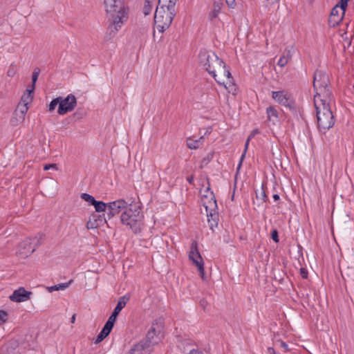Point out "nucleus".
<instances>
[{
	"label": "nucleus",
	"mask_w": 354,
	"mask_h": 354,
	"mask_svg": "<svg viewBox=\"0 0 354 354\" xmlns=\"http://www.w3.org/2000/svg\"><path fill=\"white\" fill-rule=\"evenodd\" d=\"M258 133V131L257 130H253L252 132L251 133V134L250 135V136H251V138H253L255 134Z\"/></svg>",
	"instance_id": "49530a36"
},
{
	"label": "nucleus",
	"mask_w": 354,
	"mask_h": 354,
	"mask_svg": "<svg viewBox=\"0 0 354 354\" xmlns=\"http://www.w3.org/2000/svg\"><path fill=\"white\" fill-rule=\"evenodd\" d=\"M131 203H129L124 199H118L108 203L107 216L111 218L115 215H123L124 212L129 210Z\"/></svg>",
	"instance_id": "6e6552de"
},
{
	"label": "nucleus",
	"mask_w": 354,
	"mask_h": 354,
	"mask_svg": "<svg viewBox=\"0 0 354 354\" xmlns=\"http://www.w3.org/2000/svg\"><path fill=\"white\" fill-rule=\"evenodd\" d=\"M28 109L26 105H18L10 120L12 125L18 126L24 123Z\"/></svg>",
	"instance_id": "4468645a"
},
{
	"label": "nucleus",
	"mask_w": 354,
	"mask_h": 354,
	"mask_svg": "<svg viewBox=\"0 0 354 354\" xmlns=\"http://www.w3.org/2000/svg\"><path fill=\"white\" fill-rule=\"evenodd\" d=\"M348 1L349 0H341L339 5H336L333 8L329 17L330 26H335L342 20Z\"/></svg>",
	"instance_id": "9d476101"
},
{
	"label": "nucleus",
	"mask_w": 354,
	"mask_h": 354,
	"mask_svg": "<svg viewBox=\"0 0 354 354\" xmlns=\"http://www.w3.org/2000/svg\"><path fill=\"white\" fill-rule=\"evenodd\" d=\"M8 314L6 311L0 310V325L3 324L8 321Z\"/></svg>",
	"instance_id": "2f4dec72"
},
{
	"label": "nucleus",
	"mask_w": 354,
	"mask_h": 354,
	"mask_svg": "<svg viewBox=\"0 0 354 354\" xmlns=\"http://www.w3.org/2000/svg\"><path fill=\"white\" fill-rule=\"evenodd\" d=\"M150 351V345L146 342H140L131 349V354H149Z\"/></svg>",
	"instance_id": "f3484780"
},
{
	"label": "nucleus",
	"mask_w": 354,
	"mask_h": 354,
	"mask_svg": "<svg viewBox=\"0 0 354 354\" xmlns=\"http://www.w3.org/2000/svg\"><path fill=\"white\" fill-rule=\"evenodd\" d=\"M104 6L108 24L106 37L111 39L128 21L129 9L124 0H104Z\"/></svg>",
	"instance_id": "f257e3e1"
},
{
	"label": "nucleus",
	"mask_w": 354,
	"mask_h": 354,
	"mask_svg": "<svg viewBox=\"0 0 354 354\" xmlns=\"http://www.w3.org/2000/svg\"><path fill=\"white\" fill-rule=\"evenodd\" d=\"M322 100L319 97L314 98V104L316 109L317 125L320 131L325 132L331 128L334 124V117L331 106L334 103V99L327 97L326 95Z\"/></svg>",
	"instance_id": "7ed1b4c3"
},
{
	"label": "nucleus",
	"mask_w": 354,
	"mask_h": 354,
	"mask_svg": "<svg viewBox=\"0 0 354 354\" xmlns=\"http://www.w3.org/2000/svg\"><path fill=\"white\" fill-rule=\"evenodd\" d=\"M17 72V66L15 64L12 63L8 67V69L7 71V75L8 77H12L16 75Z\"/></svg>",
	"instance_id": "cd10ccee"
},
{
	"label": "nucleus",
	"mask_w": 354,
	"mask_h": 354,
	"mask_svg": "<svg viewBox=\"0 0 354 354\" xmlns=\"http://www.w3.org/2000/svg\"><path fill=\"white\" fill-rule=\"evenodd\" d=\"M227 5L230 8H234L235 6V0H225Z\"/></svg>",
	"instance_id": "a19ab883"
},
{
	"label": "nucleus",
	"mask_w": 354,
	"mask_h": 354,
	"mask_svg": "<svg viewBox=\"0 0 354 354\" xmlns=\"http://www.w3.org/2000/svg\"><path fill=\"white\" fill-rule=\"evenodd\" d=\"M121 223L134 233L140 232L143 225L144 214L140 206L135 203H131L128 211L120 216Z\"/></svg>",
	"instance_id": "20e7f679"
},
{
	"label": "nucleus",
	"mask_w": 354,
	"mask_h": 354,
	"mask_svg": "<svg viewBox=\"0 0 354 354\" xmlns=\"http://www.w3.org/2000/svg\"><path fill=\"white\" fill-rule=\"evenodd\" d=\"M276 4H277V7L279 8V0H276Z\"/></svg>",
	"instance_id": "603ef678"
},
{
	"label": "nucleus",
	"mask_w": 354,
	"mask_h": 354,
	"mask_svg": "<svg viewBox=\"0 0 354 354\" xmlns=\"http://www.w3.org/2000/svg\"><path fill=\"white\" fill-rule=\"evenodd\" d=\"M30 295V292L26 291L24 288H19L13 292L10 296V299L15 302H23L28 300Z\"/></svg>",
	"instance_id": "dca6fc26"
},
{
	"label": "nucleus",
	"mask_w": 354,
	"mask_h": 354,
	"mask_svg": "<svg viewBox=\"0 0 354 354\" xmlns=\"http://www.w3.org/2000/svg\"><path fill=\"white\" fill-rule=\"evenodd\" d=\"M207 217V223L210 230H214V228L218 225V215L217 210L214 212H206Z\"/></svg>",
	"instance_id": "6ab92c4d"
},
{
	"label": "nucleus",
	"mask_w": 354,
	"mask_h": 354,
	"mask_svg": "<svg viewBox=\"0 0 354 354\" xmlns=\"http://www.w3.org/2000/svg\"><path fill=\"white\" fill-rule=\"evenodd\" d=\"M50 169H55V170H57L58 169L57 166L56 164H48V165H44V170H48Z\"/></svg>",
	"instance_id": "58836bf2"
},
{
	"label": "nucleus",
	"mask_w": 354,
	"mask_h": 354,
	"mask_svg": "<svg viewBox=\"0 0 354 354\" xmlns=\"http://www.w3.org/2000/svg\"><path fill=\"white\" fill-rule=\"evenodd\" d=\"M155 2L156 0H145V6L143 8V12L145 15H147L151 12Z\"/></svg>",
	"instance_id": "a878e982"
},
{
	"label": "nucleus",
	"mask_w": 354,
	"mask_h": 354,
	"mask_svg": "<svg viewBox=\"0 0 354 354\" xmlns=\"http://www.w3.org/2000/svg\"><path fill=\"white\" fill-rule=\"evenodd\" d=\"M112 328H113L112 326H110L108 324H105L102 330H101V333H103L106 337H107L109 335V333H111Z\"/></svg>",
	"instance_id": "473e14b6"
},
{
	"label": "nucleus",
	"mask_w": 354,
	"mask_h": 354,
	"mask_svg": "<svg viewBox=\"0 0 354 354\" xmlns=\"http://www.w3.org/2000/svg\"><path fill=\"white\" fill-rule=\"evenodd\" d=\"M33 98V95L30 93V92H24L23 95L21 96V102L18 105H26V106H28V104L32 102Z\"/></svg>",
	"instance_id": "5701e85b"
},
{
	"label": "nucleus",
	"mask_w": 354,
	"mask_h": 354,
	"mask_svg": "<svg viewBox=\"0 0 354 354\" xmlns=\"http://www.w3.org/2000/svg\"><path fill=\"white\" fill-rule=\"evenodd\" d=\"M300 274H301V275L302 276V277H303L304 279L307 278L308 272H307V271L306 270V269H304V268H301V269H300Z\"/></svg>",
	"instance_id": "37998d69"
},
{
	"label": "nucleus",
	"mask_w": 354,
	"mask_h": 354,
	"mask_svg": "<svg viewBox=\"0 0 354 354\" xmlns=\"http://www.w3.org/2000/svg\"><path fill=\"white\" fill-rule=\"evenodd\" d=\"M271 236H272V239H273V241H274L275 243H278V242H279V239H278V232H277V230H274L272 232Z\"/></svg>",
	"instance_id": "ea45409f"
},
{
	"label": "nucleus",
	"mask_w": 354,
	"mask_h": 354,
	"mask_svg": "<svg viewBox=\"0 0 354 354\" xmlns=\"http://www.w3.org/2000/svg\"><path fill=\"white\" fill-rule=\"evenodd\" d=\"M272 98L279 104L291 108L294 105V100L292 95L287 91L281 90L272 91Z\"/></svg>",
	"instance_id": "f8f14e48"
},
{
	"label": "nucleus",
	"mask_w": 354,
	"mask_h": 354,
	"mask_svg": "<svg viewBox=\"0 0 354 354\" xmlns=\"http://www.w3.org/2000/svg\"><path fill=\"white\" fill-rule=\"evenodd\" d=\"M39 74V70L35 69L32 73V82L33 84H35V83L38 79Z\"/></svg>",
	"instance_id": "e433bc0d"
},
{
	"label": "nucleus",
	"mask_w": 354,
	"mask_h": 354,
	"mask_svg": "<svg viewBox=\"0 0 354 354\" xmlns=\"http://www.w3.org/2000/svg\"><path fill=\"white\" fill-rule=\"evenodd\" d=\"M106 337L101 332L99 333V335H97L95 341V344H99L100 343L104 338H106Z\"/></svg>",
	"instance_id": "4c0bfd02"
},
{
	"label": "nucleus",
	"mask_w": 354,
	"mask_h": 354,
	"mask_svg": "<svg viewBox=\"0 0 354 354\" xmlns=\"http://www.w3.org/2000/svg\"><path fill=\"white\" fill-rule=\"evenodd\" d=\"M292 56V48H286L283 52L281 57L278 61V66L283 68L290 60Z\"/></svg>",
	"instance_id": "a211bd4d"
},
{
	"label": "nucleus",
	"mask_w": 354,
	"mask_h": 354,
	"mask_svg": "<svg viewBox=\"0 0 354 354\" xmlns=\"http://www.w3.org/2000/svg\"><path fill=\"white\" fill-rule=\"evenodd\" d=\"M34 90H35V84H32L31 86H29L26 88V92H28L29 91L30 93L32 95Z\"/></svg>",
	"instance_id": "c03bdc74"
},
{
	"label": "nucleus",
	"mask_w": 354,
	"mask_h": 354,
	"mask_svg": "<svg viewBox=\"0 0 354 354\" xmlns=\"http://www.w3.org/2000/svg\"><path fill=\"white\" fill-rule=\"evenodd\" d=\"M128 300L129 297L123 296L120 297L113 313L118 315L120 311L125 307Z\"/></svg>",
	"instance_id": "412c9836"
},
{
	"label": "nucleus",
	"mask_w": 354,
	"mask_h": 354,
	"mask_svg": "<svg viewBox=\"0 0 354 354\" xmlns=\"http://www.w3.org/2000/svg\"><path fill=\"white\" fill-rule=\"evenodd\" d=\"M189 354H203L201 351H198L196 350H192L189 352Z\"/></svg>",
	"instance_id": "a18cd8bd"
},
{
	"label": "nucleus",
	"mask_w": 354,
	"mask_h": 354,
	"mask_svg": "<svg viewBox=\"0 0 354 354\" xmlns=\"http://www.w3.org/2000/svg\"><path fill=\"white\" fill-rule=\"evenodd\" d=\"M178 0H159V1H160L161 3H169V4H173L174 6H176V3L177 2Z\"/></svg>",
	"instance_id": "79ce46f5"
},
{
	"label": "nucleus",
	"mask_w": 354,
	"mask_h": 354,
	"mask_svg": "<svg viewBox=\"0 0 354 354\" xmlns=\"http://www.w3.org/2000/svg\"><path fill=\"white\" fill-rule=\"evenodd\" d=\"M75 321V315H73L72 317H71V322L72 323H74Z\"/></svg>",
	"instance_id": "3c124183"
},
{
	"label": "nucleus",
	"mask_w": 354,
	"mask_h": 354,
	"mask_svg": "<svg viewBox=\"0 0 354 354\" xmlns=\"http://www.w3.org/2000/svg\"><path fill=\"white\" fill-rule=\"evenodd\" d=\"M59 100L57 113L62 115L72 111L77 105V99L73 94L68 95L65 98L59 97Z\"/></svg>",
	"instance_id": "ddd939ff"
},
{
	"label": "nucleus",
	"mask_w": 354,
	"mask_h": 354,
	"mask_svg": "<svg viewBox=\"0 0 354 354\" xmlns=\"http://www.w3.org/2000/svg\"><path fill=\"white\" fill-rule=\"evenodd\" d=\"M199 62L203 68L212 75L218 84L227 88L233 84L230 72L225 68L224 62L212 51H201Z\"/></svg>",
	"instance_id": "f03ea898"
},
{
	"label": "nucleus",
	"mask_w": 354,
	"mask_h": 354,
	"mask_svg": "<svg viewBox=\"0 0 354 354\" xmlns=\"http://www.w3.org/2000/svg\"><path fill=\"white\" fill-rule=\"evenodd\" d=\"M71 283V281H68V283H59V284L55 285L53 286H50L48 288V290L50 292H52L53 291H57V290H65L66 288H68Z\"/></svg>",
	"instance_id": "393cba45"
},
{
	"label": "nucleus",
	"mask_w": 354,
	"mask_h": 354,
	"mask_svg": "<svg viewBox=\"0 0 354 354\" xmlns=\"http://www.w3.org/2000/svg\"><path fill=\"white\" fill-rule=\"evenodd\" d=\"M223 7V3L221 1H214L212 9L209 13V18L213 20L218 17L219 13L221 11Z\"/></svg>",
	"instance_id": "aec40b11"
},
{
	"label": "nucleus",
	"mask_w": 354,
	"mask_h": 354,
	"mask_svg": "<svg viewBox=\"0 0 354 354\" xmlns=\"http://www.w3.org/2000/svg\"><path fill=\"white\" fill-rule=\"evenodd\" d=\"M266 112L270 120H272L273 122H274L277 119L278 113L277 110L274 107L269 106L268 108H267Z\"/></svg>",
	"instance_id": "bb28decb"
},
{
	"label": "nucleus",
	"mask_w": 354,
	"mask_h": 354,
	"mask_svg": "<svg viewBox=\"0 0 354 354\" xmlns=\"http://www.w3.org/2000/svg\"><path fill=\"white\" fill-rule=\"evenodd\" d=\"M81 198L88 202L90 205H93L94 203L96 202V200L94 198V197L88 194H82Z\"/></svg>",
	"instance_id": "c85d7f7f"
},
{
	"label": "nucleus",
	"mask_w": 354,
	"mask_h": 354,
	"mask_svg": "<svg viewBox=\"0 0 354 354\" xmlns=\"http://www.w3.org/2000/svg\"><path fill=\"white\" fill-rule=\"evenodd\" d=\"M160 326L153 324L146 337V343L149 345L157 344L161 339Z\"/></svg>",
	"instance_id": "2eb2a0df"
},
{
	"label": "nucleus",
	"mask_w": 354,
	"mask_h": 354,
	"mask_svg": "<svg viewBox=\"0 0 354 354\" xmlns=\"http://www.w3.org/2000/svg\"><path fill=\"white\" fill-rule=\"evenodd\" d=\"M112 328H113L112 326H110L108 324H105L102 330H101V333H103L106 337H107L109 335V333H111Z\"/></svg>",
	"instance_id": "72a5a7b5"
},
{
	"label": "nucleus",
	"mask_w": 354,
	"mask_h": 354,
	"mask_svg": "<svg viewBox=\"0 0 354 354\" xmlns=\"http://www.w3.org/2000/svg\"><path fill=\"white\" fill-rule=\"evenodd\" d=\"M189 259L197 267L199 274L203 279H205L204 261L198 252V244L196 241H193L191 245L189 252Z\"/></svg>",
	"instance_id": "1a4fd4ad"
},
{
	"label": "nucleus",
	"mask_w": 354,
	"mask_h": 354,
	"mask_svg": "<svg viewBox=\"0 0 354 354\" xmlns=\"http://www.w3.org/2000/svg\"><path fill=\"white\" fill-rule=\"evenodd\" d=\"M275 344H276V345H277V346H280L281 348H282L284 351H288V344L286 343H285L284 342H283L281 340H277Z\"/></svg>",
	"instance_id": "c9c22d12"
},
{
	"label": "nucleus",
	"mask_w": 354,
	"mask_h": 354,
	"mask_svg": "<svg viewBox=\"0 0 354 354\" xmlns=\"http://www.w3.org/2000/svg\"><path fill=\"white\" fill-rule=\"evenodd\" d=\"M187 181H188L190 184H192V183H193V181H194V177H193V176H189V177H188V178H187Z\"/></svg>",
	"instance_id": "de8ad7c7"
},
{
	"label": "nucleus",
	"mask_w": 354,
	"mask_h": 354,
	"mask_svg": "<svg viewBox=\"0 0 354 354\" xmlns=\"http://www.w3.org/2000/svg\"><path fill=\"white\" fill-rule=\"evenodd\" d=\"M57 104H59V105L60 104L59 97H57L50 102V103L49 104V106H48V111L50 112L54 111L55 109L56 108V106H57Z\"/></svg>",
	"instance_id": "7c9ffc66"
},
{
	"label": "nucleus",
	"mask_w": 354,
	"mask_h": 354,
	"mask_svg": "<svg viewBox=\"0 0 354 354\" xmlns=\"http://www.w3.org/2000/svg\"><path fill=\"white\" fill-rule=\"evenodd\" d=\"M273 198L275 201H278L279 199V196L278 194H274Z\"/></svg>",
	"instance_id": "09e8293b"
},
{
	"label": "nucleus",
	"mask_w": 354,
	"mask_h": 354,
	"mask_svg": "<svg viewBox=\"0 0 354 354\" xmlns=\"http://www.w3.org/2000/svg\"><path fill=\"white\" fill-rule=\"evenodd\" d=\"M117 317H118V315L116 314H115L114 313H112V314L109 317V319H108L107 322H106V324H108L110 326H112L113 327L114 323H115V322L116 320Z\"/></svg>",
	"instance_id": "f704fd0d"
},
{
	"label": "nucleus",
	"mask_w": 354,
	"mask_h": 354,
	"mask_svg": "<svg viewBox=\"0 0 354 354\" xmlns=\"http://www.w3.org/2000/svg\"><path fill=\"white\" fill-rule=\"evenodd\" d=\"M268 351H269V352H270V354H274V349H273V348H268Z\"/></svg>",
	"instance_id": "8fccbe9b"
},
{
	"label": "nucleus",
	"mask_w": 354,
	"mask_h": 354,
	"mask_svg": "<svg viewBox=\"0 0 354 354\" xmlns=\"http://www.w3.org/2000/svg\"><path fill=\"white\" fill-rule=\"evenodd\" d=\"M250 139H251V136H249L248 138L247 139L246 142H245V149H244L243 154L241 156L240 162H239V164L238 165V169H239V168L241 167L242 161H243V160L244 159V158L245 156V153H246V151H247V150L248 149L249 142H250Z\"/></svg>",
	"instance_id": "c756f323"
},
{
	"label": "nucleus",
	"mask_w": 354,
	"mask_h": 354,
	"mask_svg": "<svg viewBox=\"0 0 354 354\" xmlns=\"http://www.w3.org/2000/svg\"><path fill=\"white\" fill-rule=\"evenodd\" d=\"M39 245V240L37 237L27 238L19 245L17 254L21 258L25 259L30 255Z\"/></svg>",
	"instance_id": "0eeeda50"
},
{
	"label": "nucleus",
	"mask_w": 354,
	"mask_h": 354,
	"mask_svg": "<svg viewBox=\"0 0 354 354\" xmlns=\"http://www.w3.org/2000/svg\"><path fill=\"white\" fill-rule=\"evenodd\" d=\"M176 15L175 6L158 1L154 16L155 25L158 30L163 32L169 28Z\"/></svg>",
	"instance_id": "39448f33"
},
{
	"label": "nucleus",
	"mask_w": 354,
	"mask_h": 354,
	"mask_svg": "<svg viewBox=\"0 0 354 354\" xmlns=\"http://www.w3.org/2000/svg\"><path fill=\"white\" fill-rule=\"evenodd\" d=\"M329 84V77L328 74L322 70H317L314 75L313 86L317 91L314 98L319 97L322 100L325 95L330 98H333L332 93L328 88Z\"/></svg>",
	"instance_id": "423d86ee"
},
{
	"label": "nucleus",
	"mask_w": 354,
	"mask_h": 354,
	"mask_svg": "<svg viewBox=\"0 0 354 354\" xmlns=\"http://www.w3.org/2000/svg\"><path fill=\"white\" fill-rule=\"evenodd\" d=\"M93 206L97 212H104L106 210L108 212V203L96 201Z\"/></svg>",
	"instance_id": "b1692460"
},
{
	"label": "nucleus",
	"mask_w": 354,
	"mask_h": 354,
	"mask_svg": "<svg viewBox=\"0 0 354 354\" xmlns=\"http://www.w3.org/2000/svg\"><path fill=\"white\" fill-rule=\"evenodd\" d=\"M203 137H201L198 139L194 140L193 138H189L187 140V146L191 149H198L203 143Z\"/></svg>",
	"instance_id": "4be33fe9"
},
{
	"label": "nucleus",
	"mask_w": 354,
	"mask_h": 354,
	"mask_svg": "<svg viewBox=\"0 0 354 354\" xmlns=\"http://www.w3.org/2000/svg\"><path fill=\"white\" fill-rule=\"evenodd\" d=\"M201 202L205 209V212L217 210V204L214 193L210 190L209 187H206L203 191H201Z\"/></svg>",
	"instance_id": "9b49d317"
}]
</instances>
